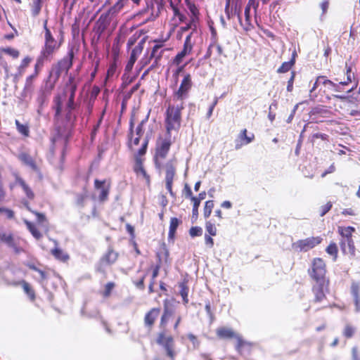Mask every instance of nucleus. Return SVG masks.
I'll return each mask as SVG.
<instances>
[{"mask_svg":"<svg viewBox=\"0 0 360 360\" xmlns=\"http://www.w3.org/2000/svg\"><path fill=\"white\" fill-rule=\"evenodd\" d=\"M347 82H340L339 84H335L333 82L327 79L324 76H319L316 78V80L310 90V93H313L315 89L320 86V91H323L325 94L328 92L335 91L341 92L343 91L342 86L346 85L349 82L352 81L351 68L347 69Z\"/></svg>","mask_w":360,"mask_h":360,"instance_id":"nucleus-1","label":"nucleus"},{"mask_svg":"<svg viewBox=\"0 0 360 360\" xmlns=\"http://www.w3.org/2000/svg\"><path fill=\"white\" fill-rule=\"evenodd\" d=\"M184 108V103H177L176 105H169L166 112L167 134H170L172 130L177 131L181 126V110Z\"/></svg>","mask_w":360,"mask_h":360,"instance_id":"nucleus-2","label":"nucleus"},{"mask_svg":"<svg viewBox=\"0 0 360 360\" xmlns=\"http://www.w3.org/2000/svg\"><path fill=\"white\" fill-rule=\"evenodd\" d=\"M326 273L325 262L321 258H314L311 263V269L309 270V276L316 282L326 281Z\"/></svg>","mask_w":360,"mask_h":360,"instance_id":"nucleus-3","label":"nucleus"},{"mask_svg":"<svg viewBox=\"0 0 360 360\" xmlns=\"http://www.w3.org/2000/svg\"><path fill=\"white\" fill-rule=\"evenodd\" d=\"M44 39V46L41 51V54L42 57H46L50 59L53 53L58 49L60 44L57 43L49 29H46Z\"/></svg>","mask_w":360,"mask_h":360,"instance_id":"nucleus-4","label":"nucleus"},{"mask_svg":"<svg viewBox=\"0 0 360 360\" xmlns=\"http://www.w3.org/2000/svg\"><path fill=\"white\" fill-rule=\"evenodd\" d=\"M73 56V52H69L68 56L63 58L53 68L51 75L55 77L56 79H58L63 72H68L72 65Z\"/></svg>","mask_w":360,"mask_h":360,"instance_id":"nucleus-5","label":"nucleus"},{"mask_svg":"<svg viewBox=\"0 0 360 360\" xmlns=\"http://www.w3.org/2000/svg\"><path fill=\"white\" fill-rule=\"evenodd\" d=\"M322 238L319 236L307 238L292 243V248L300 252H307L320 244Z\"/></svg>","mask_w":360,"mask_h":360,"instance_id":"nucleus-6","label":"nucleus"},{"mask_svg":"<svg viewBox=\"0 0 360 360\" xmlns=\"http://www.w3.org/2000/svg\"><path fill=\"white\" fill-rule=\"evenodd\" d=\"M157 342L163 346L166 350L167 355L174 360L176 353L174 351V340L171 335H167L165 333H160L158 338Z\"/></svg>","mask_w":360,"mask_h":360,"instance_id":"nucleus-7","label":"nucleus"},{"mask_svg":"<svg viewBox=\"0 0 360 360\" xmlns=\"http://www.w3.org/2000/svg\"><path fill=\"white\" fill-rule=\"evenodd\" d=\"M172 141L170 134H167L165 139L162 140L159 143H158L155 154L156 165H159V158L164 159L166 158L169 150Z\"/></svg>","mask_w":360,"mask_h":360,"instance_id":"nucleus-8","label":"nucleus"},{"mask_svg":"<svg viewBox=\"0 0 360 360\" xmlns=\"http://www.w3.org/2000/svg\"><path fill=\"white\" fill-rule=\"evenodd\" d=\"M192 36L193 32H191L186 37L183 49L176 56L174 59V63L175 65H179L184 58L191 52L193 46V41H192Z\"/></svg>","mask_w":360,"mask_h":360,"instance_id":"nucleus-9","label":"nucleus"},{"mask_svg":"<svg viewBox=\"0 0 360 360\" xmlns=\"http://www.w3.org/2000/svg\"><path fill=\"white\" fill-rule=\"evenodd\" d=\"M192 82L190 75H186L183 79L179 90L176 92L174 98L179 103L183 102V99L186 97L187 92L191 88Z\"/></svg>","mask_w":360,"mask_h":360,"instance_id":"nucleus-10","label":"nucleus"},{"mask_svg":"<svg viewBox=\"0 0 360 360\" xmlns=\"http://www.w3.org/2000/svg\"><path fill=\"white\" fill-rule=\"evenodd\" d=\"M165 183H166V188L170 193L172 196H174V193L172 191V183L174 176L175 175L176 169L174 162L170 160L167 162L165 165Z\"/></svg>","mask_w":360,"mask_h":360,"instance_id":"nucleus-11","label":"nucleus"},{"mask_svg":"<svg viewBox=\"0 0 360 360\" xmlns=\"http://www.w3.org/2000/svg\"><path fill=\"white\" fill-rule=\"evenodd\" d=\"M326 281L316 282L313 285L312 291L314 295V302H320L326 298Z\"/></svg>","mask_w":360,"mask_h":360,"instance_id":"nucleus-12","label":"nucleus"},{"mask_svg":"<svg viewBox=\"0 0 360 360\" xmlns=\"http://www.w3.org/2000/svg\"><path fill=\"white\" fill-rule=\"evenodd\" d=\"M143 41L139 43V44L136 46L131 51L129 60L125 67V71L130 72L132 70L138 56L143 51Z\"/></svg>","mask_w":360,"mask_h":360,"instance_id":"nucleus-13","label":"nucleus"},{"mask_svg":"<svg viewBox=\"0 0 360 360\" xmlns=\"http://www.w3.org/2000/svg\"><path fill=\"white\" fill-rule=\"evenodd\" d=\"M217 334L219 337L222 338H235L238 340V347H241L243 345V340L241 337L234 333L231 328H220L217 330Z\"/></svg>","mask_w":360,"mask_h":360,"instance_id":"nucleus-14","label":"nucleus"},{"mask_svg":"<svg viewBox=\"0 0 360 360\" xmlns=\"http://www.w3.org/2000/svg\"><path fill=\"white\" fill-rule=\"evenodd\" d=\"M340 245L344 254L354 255L355 248L352 238H342Z\"/></svg>","mask_w":360,"mask_h":360,"instance_id":"nucleus-15","label":"nucleus"},{"mask_svg":"<svg viewBox=\"0 0 360 360\" xmlns=\"http://www.w3.org/2000/svg\"><path fill=\"white\" fill-rule=\"evenodd\" d=\"M360 284L357 282H353L351 286V293L354 297L355 311L360 312Z\"/></svg>","mask_w":360,"mask_h":360,"instance_id":"nucleus-16","label":"nucleus"},{"mask_svg":"<svg viewBox=\"0 0 360 360\" xmlns=\"http://www.w3.org/2000/svg\"><path fill=\"white\" fill-rule=\"evenodd\" d=\"M237 15H238V20H239V22H240L241 26L243 27V29L246 32H249L253 29V27H254L253 25L251 23V21H250V9L245 8V23H243L241 21L240 14L239 11L237 13Z\"/></svg>","mask_w":360,"mask_h":360,"instance_id":"nucleus-17","label":"nucleus"},{"mask_svg":"<svg viewBox=\"0 0 360 360\" xmlns=\"http://www.w3.org/2000/svg\"><path fill=\"white\" fill-rule=\"evenodd\" d=\"M254 139V135L252 134L251 136H247V130L243 129L240 131L238 135L239 141H237L236 143V148L239 149L243 145H247L252 141Z\"/></svg>","mask_w":360,"mask_h":360,"instance_id":"nucleus-18","label":"nucleus"},{"mask_svg":"<svg viewBox=\"0 0 360 360\" xmlns=\"http://www.w3.org/2000/svg\"><path fill=\"white\" fill-rule=\"evenodd\" d=\"M19 160L26 166L30 167L34 171H37L38 167L34 159L27 153H22L18 155Z\"/></svg>","mask_w":360,"mask_h":360,"instance_id":"nucleus-19","label":"nucleus"},{"mask_svg":"<svg viewBox=\"0 0 360 360\" xmlns=\"http://www.w3.org/2000/svg\"><path fill=\"white\" fill-rule=\"evenodd\" d=\"M15 184L22 188L28 199L32 200L34 198V193L22 178L17 176Z\"/></svg>","mask_w":360,"mask_h":360,"instance_id":"nucleus-20","label":"nucleus"},{"mask_svg":"<svg viewBox=\"0 0 360 360\" xmlns=\"http://www.w3.org/2000/svg\"><path fill=\"white\" fill-rule=\"evenodd\" d=\"M160 310L158 309L153 308L150 311H148L144 318V322L146 326H151L156 318L159 314Z\"/></svg>","mask_w":360,"mask_h":360,"instance_id":"nucleus-21","label":"nucleus"},{"mask_svg":"<svg viewBox=\"0 0 360 360\" xmlns=\"http://www.w3.org/2000/svg\"><path fill=\"white\" fill-rule=\"evenodd\" d=\"M51 254L55 258L63 262L68 261L70 258L65 252L57 247L51 250Z\"/></svg>","mask_w":360,"mask_h":360,"instance_id":"nucleus-22","label":"nucleus"},{"mask_svg":"<svg viewBox=\"0 0 360 360\" xmlns=\"http://www.w3.org/2000/svg\"><path fill=\"white\" fill-rule=\"evenodd\" d=\"M355 231V229L352 226L338 227V233L342 238H352V233Z\"/></svg>","mask_w":360,"mask_h":360,"instance_id":"nucleus-23","label":"nucleus"},{"mask_svg":"<svg viewBox=\"0 0 360 360\" xmlns=\"http://www.w3.org/2000/svg\"><path fill=\"white\" fill-rule=\"evenodd\" d=\"M117 257L118 253L115 252L113 250L110 249L103 257V261L106 262L108 264H111L117 260Z\"/></svg>","mask_w":360,"mask_h":360,"instance_id":"nucleus-24","label":"nucleus"},{"mask_svg":"<svg viewBox=\"0 0 360 360\" xmlns=\"http://www.w3.org/2000/svg\"><path fill=\"white\" fill-rule=\"evenodd\" d=\"M179 220L176 217H172L170 219V224H169V235L168 237L170 239H173L176 231L177 227L179 225Z\"/></svg>","mask_w":360,"mask_h":360,"instance_id":"nucleus-25","label":"nucleus"},{"mask_svg":"<svg viewBox=\"0 0 360 360\" xmlns=\"http://www.w3.org/2000/svg\"><path fill=\"white\" fill-rule=\"evenodd\" d=\"M22 204L24 205V206L28 210H30V212L34 213L37 217V221L39 224H41V226L46 227V217L44 214H41V213H39V212H33L31 210L30 206H29V203L26 201V200H24L22 202Z\"/></svg>","mask_w":360,"mask_h":360,"instance_id":"nucleus-26","label":"nucleus"},{"mask_svg":"<svg viewBox=\"0 0 360 360\" xmlns=\"http://www.w3.org/2000/svg\"><path fill=\"white\" fill-rule=\"evenodd\" d=\"M104 182L100 181L98 180L95 181V186L98 189H101V193L99 195V199L101 201H104L106 200L108 195V190L103 187Z\"/></svg>","mask_w":360,"mask_h":360,"instance_id":"nucleus-27","label":"nucleus"},{"mask_svg":"<svg viewBox=\"0 0 360 360\" xmlns=\"http://www.w3.org/2000/svg\"><path fill=\"white\" fill-rule=\"evenodd\" d=\"M25 224L27 226V229L30 231L32 235L37 240L40 239L42 236L41 233L37 230L35 226L27 221V219L24 220Z\"/></svg>","mask_w":360,"mask_h":360,"instance_id":"nucleus-28","label":"nucleus"},{"mask_svg":"<svg viewBox=\"0 0 360 360\" xmlns=\"http://www.w3.org/2000/svg\"><path fill=\"white\" fill-rule=\"evenodd\" d=\"M126 4L127 2L124 1L117 0L115 4L108 10V14L111 15H116L122 9Z\"/></svg>","mask_w":360,"mask_h":360,"instance_id":"nucleus-29","label":"nucleus"},{"mask_svg":"<svg viewBox=\"0 0 360 360\" xmlns=\"http://www.w3.org/2000/svg\"><path fill=\"white\" fill-rule=\"evenodd\" d=\"M70 95L68 103V106L70 110H72L75 108V91H76V85L75 84L72 83V79H70Z\"/></svg>","mask_w":360,"mask_h":360,"instance_id":"nucleus-30","label":"nucleus"},{"mask_svg":"<svg viewBox=\"0 0 360 360\" xmlns=\"http://www.w3.org/2000/svg\"><path fill=\"white\" fill-rule=\"evenodd\" d=\"M188 8H189L190 12L192 13V17H191V20H192V23L194 25V27L196 28L197 27V22L198 20V14H199L198 9L195 6V4H190L188 5Z\"/></svg>","mask_w":360,"mask_h":360,"instance_id":"nucleus-31","label":"nucleus"},{"mask_svg":"<svg viewBox=\"0 0 360 360\" xmlns=\"http://www.w3.org/2000/svg\"><path fill=\"white\" fill-rule=\"evenodd\" d=\"M0 240L9 247L14 245L15 240L11 233L0 231Z\"/></svg>","mask_w":360,"mask_h":360,"instance_id":"nucleus-32","label":"nucleus"},{"mask_svg":"<svg viewBox=\"0 0 360 360\" xmlns=\"http://www.w3.org/2000/svg\"><path fill=\"white\" fill-rule=\"evenodd\" d=\"M163 46V42L161 41L159 44L155 45L153 48L150 58H155V62L157 63L162 57V52L158 54V51Z\"/></svg>","mask_w":360,"mask_h":360,"instance_id":"nucleus-33","label":"nucleus"},{"mask_svg":"<svg viewBox=\"0 0 360 360\" xmlns=\"http://www.w3.org/2000/svg\"><path fill=\"white\" fill-rule=\"evenodd\" d=\"M326 252L333 257V261H335L338 257V247L335 243H330L326 250Z\"/></svg>","mask_w":360,"mask_h":360,"instance_id":"nucleus-34","label":"nucleus"},{"mask_svg":"<svg viewBox=\"0 0 360 360\" xmlns=\"http://www.w3.org/2000/svg\"><path fill=\"white\" fill-rule=\"evenodd\" d=\"M15 125L18 131L22 135L27 136L29 135V128L27 125L21 124L18 120H15Z\"/></svg>","mask_w":360,"mask_h":360,"instance_id":"nucleus-35","label":"nucleus"},{"mask_svg":"<svg viewBox=\"0 0 360 360\" xmlns=\"http://www.w3.org/2000/svg\"><path fill=\"white\" fill-rule=\"evenodd\" d=\"M214 207V202L212 200H208L205 202V205L204 207V217L205 218H208L211 213L212 208Z\"/></svg>","mask_w":360,"mask_h":360,"instance_id":"nucleus-36","label":"nucleus"},{"mask_svg":"<svg viewBox=\"0 0 360 360\" xmlns=\"http://www.w3.org/2000/svg\"><path fill=\"white\" fill-rule=\"evenodd\" d=\"M22 288L25 291V292L30 297L31 300L34 299V290L32 289L29 283H27L25 281L22 282Z\"/></svg>","mask_w":360,"mask_h":360,"instance_id":"nucleus-37","label":"nucleus"},{"mask_svg":"<svg viewBox=\"0 0 360 360\" xmlns=\"http://www.w3.org/2000/svg\"><path fill=\"white\" fill-rule=\"evenodd\" d=\"M46 60H49V59L46 57H42V55L40 54V56L37 58V63L35 64V73H34L35 75H37L38 74L39 69H40L44 65V61Z\"/></svg>","mask_w":360,"mask_h":360,"instance_id":"nucleus-38","label":"nucleus"},{"mask_svg":"<svg viewBox=\"0 0 360 360\" xmlns=\"http://www.w3.org/2000/svg\"><path fill=\"white\" fill-rule=\"evenodd\" d=\"M41 11V4L39 0H37L33 3L32 8V14L34 17L39 15Z\"/></svg>","mask_w":360,"mask_h":360,"instance_id":"nucleus-39","label":"nucleus"},{"mask_svg":"<svg viewBox=\"0 0 360 360\" xmlns=\"http://www.w3.org/2000/svg\"><path fill=\"white\" fill-rule=\"evenodd\" d=\"M293 63V61L283 63L282 65L278 69V72L284 73L288 72L290 69Z\"/></svg>","mask_w":360,"mask_h":360,"instance_id":"nucleus-40","label":"nucleus"},{"mask_svg":"<svg viewBox=\"0 0 360 360\" xmlns=\"http://www.w3.org/2000/svg\"><path fill=\"white\" fill-rule=\"evenodd\" d=\"M354 332H355V328L347 324V325H346V326L344 329L343 335L346 338H351L354 335Z\"/></svg>","mask_w":360,"mask_h":360,"instance_id":"nucleus-41","label":"nucleus"},{"mask_svg":"<svg viewBox=\"0 0 360 360\" xmlns=\"http://www.w3.org/2000/svg\"><path fill=\"white\" fill-rule=\"evenodd\" d=\"M4 53H7L8 55L11 56L13 58H17L19 56V51L13 48H6L2 50Z\"/></svg>","mask_w":360,"mask_h":360,"instance_id":"nucleus-42","label":"nucleus"},{"mask_svg":"<svg viewBox=\"0 0 360 360\" xmlns=\"http://www.w3.org/2000/svg\"><path fill=\"white\" fill-rule=\"evenodd\" d=\"M135 172L138 174H142L146 179H148V176L147 175L145 169H143L142 165L141 162H136V167H135Z\"/></svg>","mask_w":360,"mask_h":360,"instance_id":"nucleus-43","label":"nucleus"},{"mask_svg":"<svg viewBox=\"0 0 360 360\" xmlns=\"http://www.w3.org/2000/svg\"><path fill=\"white\" fill-rule=\"evenodd\" d=\"M205 228L206 231L210 233V235L213 236H216L217 229L212 223H211L210 221H207L206 223Z\"/></svg>","mask_w":360,"mask_h":360,"instance_id":"nucleus-44","label":"nucleus"},{"mask_svg":"<svg viewBox=\"0 0 360 360\" xmlns=\"http://www.w3.org/2000/svg\"><path fill=\"white\" fill-rule=\"evenodd\" d=\"M32 59L31 58H30L29 56H27L25 57L22 60V63L20 64V65L18 67V71H19V73L20 74H22V72H23L24 69L28 66V65L30 64V63L31 62Z\"/></svg>","mask_w":360,"mask_h":360,"instance_id":"nucleus-45","label":"nucleus"},{"mask_svg":"<svg viewBox=\"0 0 360 360\" xmlns=\"http://www.w3.org/2000/svg\"><path fill=\"white\" fill-rule=\"evenodd\" d=\"M230 3L231 0H226L225 13L229 19H230L233 15V14H236L238 13L236 10L234 11V13L231 11Z\"/></svg>","mask_w":360,"mask_h":360,"instance_id":"nucleus-46","label":"nucleus"},{"mask_svg":"<svg viewBox=\"0 0 360 360\" xmlns=\"http://www.w3.org/2000/svg\"><path fill=\"white\" fill-rule=\"evenodd\" d=\"M202 229L198 226L191 227L189 231V233H190L191 236H192V237L200 236L202 234Z\"/></svg>","mask_w":360,"mask_h":360,"instance_id":"nucleus-47","label":"nucleus"},{"mask_svg":"<svg viewBox=\"0 0 360 360\" xmlns=\"http://www.w3.org/2000/svg\"><path fill=\"white\" fill-rule=\"evenodd\" d=\"M172 309H169L167 304H165L164 307V314L161 319V323H163L164 319L169 318L170 316H172Z\"/></svg>","mask_w":360,"mask_h":360,"instance_id":"nucleus-48","label":"nucleus"},{"mask_svg":"<svg viewBox=\"0 0 360 360\" xmlns=\"http://www.w3.org/2000/svg\"><path fill=\"white\" fill-rule=\"evenodd\" d=\"M332 207V203L330 202H328L326 205L321 206V216H324Z\"/></svg>","mask_w":360,"mask_h":360,"instance_id":"nucleus-49","label":"nucleus"},{"mask_svg":"<svg viewBox=\"0 0 360 360\" xmlns=\"http://www.w3.org/2000/svg\"><path fill=\"white\" fill-rule=\"evenodd\" d=\"M192 202H193V216H198V207L200 205V202L196 200V198H192Z\"/></svg>","mask_w":360,"mask_h":360,"instance_id":"nucleus-50","label":"nucleus"},{"mask_svg":"<svg viewBox=\"0 0 360 360\" xmlns=\"http://www.w3.org/2000/svg\"><path fill=\"white\" fill-rule=\"evenodd\" d=\"M0 213L5 214L8 219H12L14 215L12 210L2 207H0Z\"/></svg>","mask_w":360,"mask_h":360,"instance_id":"nucleus-51","label":"nucleus"},{"mask_svg":"<svg viewBox=\"0 0 360 360\" xmlns=\"http://www.w3.org/2000/svg\"><path fill=\"white\" fill-rule=\"evenodd\" d=\"M148 117H146L145 120H142L141 123L138 125L136 131V134L139 136H141L143 134V126L145 124V122L147 121Z\"/></svg>","mask_w":360,"mask_h":360,"instance_id":"nucleus-52","label":"nucleus"},{"mask_svg":"<svg viewBox=\"0 0 360 360\" xmlns=\"http://www.w3.org/2000/svg\"><path fill=\"white\" fill-rule=\"evenodd\" d=\"M190 29H191L193 30L191 32H193V34L194 32L196 30V28L194 27V25L192 23V20H191V22H190L189 24L186 25V26H184V27H181V30L182 32H186V31H188Z\"/></svg>","mask_w":360,"mask_h":360,"instance_id":"nucleus-53","label":"nucleus"},{"mask_svg":"<svg viewBox=\"0 0 360 360\" xmlns=\"http://www.w3.org/2000/svg\"><path fill=\"white\" fill-rule=\"evenodd\" d=\"M295 79V73L292 72V75L288 82L287 91L290 92L293 89V82Z\"/></svg>","mask_w":360,"mask_h":360,"instance_id":"nucleus-54","label":"nucleus"},{"mask_svg":"<svg viewBox=\"0 0 360 360\" xmlns=\"http://www.w3.org/2000/svg\"><path fill=\"white\" fill-rule=\"evenodd\" d=\"M113 288H114V283H107L105 287L104 296L108 297L110 294V292Z\"/></svg>","mask_w":360,"mask_h":360,"instance_id":"nucleus-55","label":"nucleus"},{"mask_svg":"<svg viewBox=\"0 0 360 360\" xmlns=\"http://www.w3.org/2000/svg\"><path fill=\"white\" fill-rule=\"evenodd\" d=\"M184 191L186 198H191V200H192V198H195L194 196L192 195L191 189L188 186V184L185 185Z\"/></svg>","mask_w":360,"mask_h":360,"instance_id":"nucleus-56","label":"nucleus"},{"mask_svg":"<svg viewBox=\"0 0 360 360\" xmlns=\"http://www.w3.org/2000/svg\"><path fill=\"white\" fill-rule=\"evenodd\" d=\"M258 7H259V1H257L255 3V4L253 5L252 8L254 10V15H255V22L257 24H258V22H257V18H258L257 9H258Z\"/></svg>","mask_w":360,"mask_h":360,"instance_id":"nucleus-57","label":"nucleus"},{"mask_svg":"<svg viewBox=\"0 0 360 360\" xmlns=\"http://www.w3.org/2000/svg\"><path fill=\"white\" fill-rule=\"evenodd\" d=\"M298 106H299V104H296L294 108H293V110H292V112L291 114L289 115L288 118L287 119V122L288 123H290L291 122V121L292 120L293 117H294V115L295 114V112L296 110H297L298 108Z\"/></svg>","mask_w":360,"mask_h":360,"instance_id":"nucleus-58","label":"nucleus"},{"mask_svg":"<svg viewBox=\"0 0 360 360\" xmlns=\"http://www.w3.org/2000/svg\"><path fill=\"white\" fill-rule=\"evenodd\" d=\"M205 244L212 248L214 245V240L210 236L205 235Z\"/></svg>","mask_w":360,"mask_h":360,"instance_id":"nucleus-59","label":"nucleus"},{"mask_svg":"<svg viewBox=\"0 0 360 360\" xmlns=\"http://www.w3.org/2000/svg\"><path fill=\"white\" fill-rule=\"evenodd\" d=\"M335 167L334 166V165H331L328 169L325 171L322 174H321V176L322 177H325L328 174H330V173H333V172H335Z\"/></svg>","mask_w":360,"mask_h":360,"instance_id":"nucleus-60","label":"nucleus"},{"mask_svg":"<svg viewBox=\"0 0 360 360\" xmlns=\"http://www.w3.org/2000/svg\"><path fill=\"white\" fill-rule=\"evenodd\" d=\"M188 289L184 285H181L180 294L181 297H188Z\"/></svg>","mask_w":360,"mask_h":360,"instance_id":"nucleus-61","label":"nucleus"},{"mask_svg":"<svg viewBox=\"0 0 360 360\" xmlns=\"http://www.w3.org/2000/svg\"><path fill=\"white\" fill-rule=\"evenodd\" d=\"M36 77V75L34 74V75H32L30 76H29L27 79H26V83H25V88H28L31 84H32V82L33 80V79Z\"/></svg>","mask_w":360,"mask_h":360,"instance_id":"nucleus-62","label":"nucleus"},{"mask_svg":"<svg viewBox=\"0 0 360 360\" xmlns=\"http://www.w3.org/2000/svg\"><path fill=\"white\" fill-rule=\"evenodd\" d=\"M32 269H34V271H37V272L39 273V276H40V277H41V278L42 280H44V279H45V278H46V274H45V272H44V271H41V270H40V269H37V267H35V266L32 267Z\"/></svg>","mask_w":360,"mask_h":360,"instance_id":"nucleus-63","label":"nucleus"},{"mask_svg":"<svg viewBox=\"0 0 360 360\" xmlns=\"http://www.w3.org/2000/svg\"><path fill=\"white\" fill-rule=\"evenodd\" d=\"M221 206L223 208L231 209L232 207V203L229 200H226L221 203Z\"/></svg>","mask_w":360,"mask_h":360,"instance_id":"nucleus-64","label":"nucleus"}]
</instances>
